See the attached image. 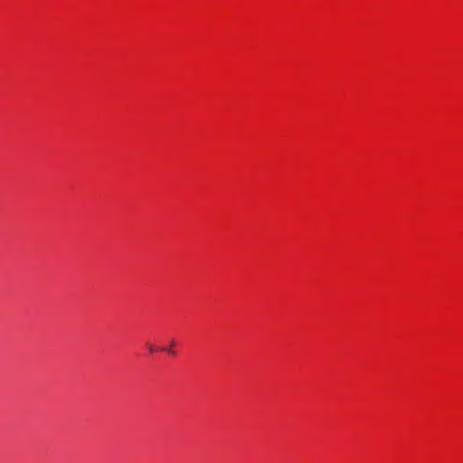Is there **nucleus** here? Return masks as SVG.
<instances>
[{"mask_svg": "<svg viewBox=\"0 0 463 463\" xmlns=\"http://www.w3.org/2000/svg\"><path fill=\"white\" fill-rule=\"evenodd\" d=\"M175 345V341L172 340L170 343L169 348H162L161 350L167 352L169 354L175 355V352L173 349Z\"/></svg>", "mask_w": 463, "mask_h": 463, "instance_id": "nucleus-1", "label": "nucleus"}, {"mask_svg": "<svg viewBox=\"0 0 463 463\" xmlns=\"http://www.w3.org/2000/svg\"><path fill=\"white\" fill-rule=\"evenodd\" d=\"M147 348L150 353H155L157 350L153 345L150 344H147Z\"/></svg>", "mask_w": 463, "mask_h": 463, "instance_id": "nucleus-2", "label": "nucleus"}]
</instances>
